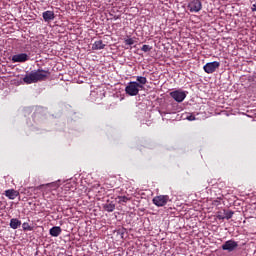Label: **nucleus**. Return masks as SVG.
I'll use <instances>...</instances> for the list:
<instances>
[{
    "mask_svg": "<svg viewBox=\"0 0 256 256\" xmlns=\"http://www.w3.org/2000/svg\"><path fill=\"white\" fill-rule=\"evenodd\" d=\"M49 75L50 73L48 70H33L24 76L23 81L26 83V85H31L33 83H39V81H45Z\"/></svg>",
    "mask_w": 256,
    "mask_h": 256,
    "instance_id": "obj_1",
    "label": "nucleus"
},
{
    "mask_svg": "<svg viewBox=\"0 0 256 256\" xmlns=\"http://www.w3.org/2000/svg\"><path fill=\"white\" fill-rule=\"evenodd\" d=\"M139 89H143V85L138 82H130L129 85L126 86L125 91L127 95L135 97V95H139Z\"/></svg>",
    "mask_w": 256,
    "mask_h": 256,
    "instance_id": "obj_2",
    "label": "nucleus"
},
{
    "mask_svg": "<svg viewBox=\"0 0 256 256\" xmlns=\"http://www.w3.org/2000/svg\"><path fill=\"white\" fill-rule=\"evenodd\" d=\"M170 97L176 101V103H183L187 98V91L178 89L170 92Z\"/></svg>",
    "mask_w": 256,
    "mask_h": 256,
    "instance_id": "obj_3",
    "label": "nucleus"
},
{
    "mask_svg": "<svg viewBox=\"0 0 256 256\" xmlns=\"http://www.w3.org/2000/svg\"><path fill=\"white\" fill-rule=\"evenodd\" d=\"M187 7L190 13H199V11L203 9V4L201 3L200 0H191L188 3Z\"/></svg>",
    "mask_w": 256,
    "mask_h": 256,
    "instance_id": "obj_4",
    "label": "nucleus"
},
{
    "mask_svg": "<svg viewBox=\"0 0 256 256\" xmlns=\"http://www.w3.org/2000/svg\"><path fill=\"white\" fill-rule=\"evenodd\" d=\"M221 67V63L217 61L208 62L203 66V70L208 75H211V73H215L217 71V68Z\"/></svg>",
    "mask_w": 256,
    "mask_h": 256,
    "instance_id": "obj_5",
    "label": "nucleus"
},
{
    "mask_svg": "<svg viewBox=\"0 0 256 256\" xmlns=\"http://www.w3.org/2000/svg\"><path fill=\"white\" fill-rule=\"evenodd\" d=\"M152 203L156 205V207H165V205L169 203V195L155 196Z\"/></svg>",
    "mask_w": 256,
    "mask_h": 256,
    "instance_id": "obj_6",
    "label": "nucleus"
},
{
    "mask_svg": "<svg viewBox=\"0 0 256 256\" xmlns=\"http://www.w3.org/2000/svg\"><path fill=\"white\" fill-rule=\"evenodd\" d=\"M238 247H239V243H237L235 240H227L222 245V250L228 251V253H231V252L235 251Z\"/></svg>",
    "mask_w": 256,
    "mask_h": 256,
    "instance_id": "obj_7",
    "label": "nucleus"
},
{
    "mask_svg": "<svg viewBox=\"0 0 256 256\" xmlns=\"http://www.w3.org/2000/svg\"><path fill=\"white\" fill-rule=\"evenodd\" d=\"M26 61H29V55H27V53H20L12 56V63H25Z\"/></svg>",
    "mask_w": 256,
    "mask_h": 256,
    "instance_id": "obj_8",
    "label": "nucleus"
},
{
    "mask_svg": "<svg viewBox=\"0 0 256 256\" xmlns=\"http://www.w3.org/2000/svg\"><path fill=\"white\" fill-rule=\"evenodd\" d=\"M42 17L46 22L53 21L55 19V12L47 10L43 12Z\"/></svg>",
    "mask_w": 256,
    "mask_h": 256,
    "instance_id": "obj_9",
    "label": "nucleus"
},
{
    "mask_svg": "<svg viewBox=\"0 0 256 256\" xmlns=\"http://www.w3.org/2000/svg\"><path fill=\"white\" fill-rule=\"evenodd\" d=\"M103 209L107 211V213H113L115 211V203L113 201H107L103 204Z\"/></svg>",
    "mask_w": 256,
    "mask_h": 256,
    "instance_id": "obj_10",
    "label": "nucleus"
},
{
    "mask_svg": "<svg viewBox=\"0 0 256 256\" xmlns=\"http://www.w3.org/2000/svg\"><path fill=\"white\" fill-rule=\"evenodd\" d=\"M5 195L8 197V199H17V197H19V192H17L16 190L13 189H9L5 191Z\"/></svg>",
    "mask_w": 256,
    "mask_h": 256,
    "instance_id": "obj_11",
    "label": "nucleus"
},
{
    "mask_svg": "<svg viewBox=\"0 0 256 256\" xmlns=\"http://www.w3.org/2000/svg\"><path fill=\"white\" fill-rule=\"evenodd\" d=\"M61 227L59 226H54L49 230V234L51 237H59L61 235Z\"/></svg>",
    "mask_w": 256,
    "mask_h": 256,
    "instance_id": "obj_12",
    "label": "nucleus"
},
{
    "mask_svg": "<svg viewBox=\"0 0 256 256\" xmlns=\"http://www.w3.org/2000/svg\"><path fill=\"white\" fill-rule=\"evenodd\" d=\"M92 49L94 51H99L101 49H105V44H103V40L95 41L94 44L92 45Z\"/></svg>",
    "mask_w": 256,
    "mask_h": 256,
    "instance_id": "obj_13",
    "label": "nucleus"
},
{
    "mask_svg": "<svg viewBox=\"0 0 256 256\" xmlns=\"http://www.w3.org/2000/svg\"><path fill=\"white\" fill-rule=\"evenodd\" d=\"M10 227L11 229H19V227H21V220L17 218H12L10 220Z\"/></svg>",
    "mask_w": 256,
    "mask_h": 256,
    "instance_id": "obj_14",
    "label": "nucleus"
},
{
    "mask_svg": "<svg viewBox=\"0 0 256 256\" xmlns=\"http://www.w3.org/2000/svg\"><path fill=\"white\" fill-rule=\"evenodd\" d=\"M60 180L46 184V187H50L52 191H57L61 187Z\"/></svg>",
    "mask_w": 256,
    "mask_h": 256,
    "instance_id": "obj_15",
    "label": "nucleus"
},
{
    "mask_svg": "<svg viewBox=\"0 0 256 256\" xmlns=\"http://www.w3.org/2000/svg\"><path fill=\"white\" fill-rule=\"evenodd\" d=\"M136 81H138V84L142 85V87H143V85H147V78L146 77L137 76Z\"/></svg>",
    "mask_w": 256,
    "mask_h": 256,
    "instance_id": "obj_16",
    "label": "nucleus"
},
{
    "mask_svg": "<svg viewBox=\"0 0 256 256\" xmlns=\"http://www.w3.org/2000/svg\"><path fill=\"white\" fill-rule=\"evenodd\" d=\"M235 212L231 211V210H224V219H231L233 217Z\"/></svg>",
    "mask_w": 256,
    "mask_h": 256,
    "instance_id": "obj_17",
    "label": "nucleus"
},
{
    "mask_svg": "<svg viewBox=\"0 0 256 256\" xmlns=\"http://www.w3.org/2000/svg\"><path fill=\"white\" fill-rule=\"evenodd\" d=\"M216 219H219L220 221H223V219H225V210L218 211L216 213Z\"/></svg>",
    "mask_w": 256,
    "mask_h": 256,
    "instance_id": "obj_18",
    "label": "nucleus"
},
{
    "mask_svg": "<svg viewBox=\"0 0 256 256\" xmlns=\"http://www.w3.org/2000/svg\"><path fill=\"white\" fill-rule=\"evenodd\" d=\"M22 229L23 231H33V227H31V225H29V223L27 222H24L22 224Z\"/></svg>",
    "mask_w": 256,
    "mask_h": 256,
    "instance_id": "obj_19",
    "label": "nucleus"
},
{
    "mask_svg": "<svg viewBox=\"0 0 256 256\" xmlns=\"http://www.w3.org/2000/svg\"><path fill=\"white\" fill-rule=\"evenodd\" d=\"M116 199H118V203H127L129 201L127 196H118Z\"/></svg>",
    "mask_w": 256,
    "mask_h": 256,
    "instance_id": "obj_20",
    "label": "nucleus"
},
{
    "mask_svg": "<svg viewBox=\"0 0 256 256\" xmlns=\"http://www.w3.org/2000/svg\"><path fill=\"white\" fill-rule=\"evenodd\" d=\"M152 47L150 45L144 44L141 48V51H143L144 53H149V51H151Z\"/></svg>",
    "mask_w": 256,
    "mask_h": 256,
    "instance_id": "obj_21",
    "label": "nucleus"
},
{
    "mask_svg": "<svg viewBox=\"0 0 256 256\" xmlns=\"http://www.w3.org/2000/svg\"><path fill=\"white\" fill-rule=\"evenodd\" d=\"M125 45H134L135 40L133 38H128L124 41Z\"/></svg>",
    "mask_w": 256,
    "mask_h": 256,
    "instance_id": "obj_22",
    "label": "nucleus"
},
{
    "mask_svg": "<svg viewBox=\"0 0 256 256\" xmlns=\"http://www.w3.org/2000/svg\"><path fill=\"white\" fill-rule=\"evenodd\" d=\"M186 119L188 120V121H195V115H193V114H186Z\"/></svg>",
    "mask_w": 256,
    "mask_h": 256,
    "instance_id": "obj_23",
    "label": "nucleus"
},
{
    "mask_svg": "<svg viewBox=\"0 0 256 256\" xmlns=\"http://www.w3.org/2000/svg\"><path fill=\"white\" fill-rule=\"evenodd\" d=\"M176 111H177V108H174L173 110H171V109L168 108L166 112H163V114H164V115H166V114L171 115V113H175Z\"/></svg>",
    "mask_w": 256,
    "mask_h": 256,
    "instance_id": "obj_24",
    "label": "nucleus"
},
{
    "mask_svg": "<svg viewBox=\"0 0 256 256\" xmlns=\"http://www.w3.org/2000/svg\"><path fill=\"white\" fill-rule=\"evenodd\" d=\"M66 187L69 188V184H67Z\"/></svg>",
    "mask_w": 256,
    "mask_h": 256,
    "instance_id": "obj_25",
    "label": "nucleus"
}]
</instances>
